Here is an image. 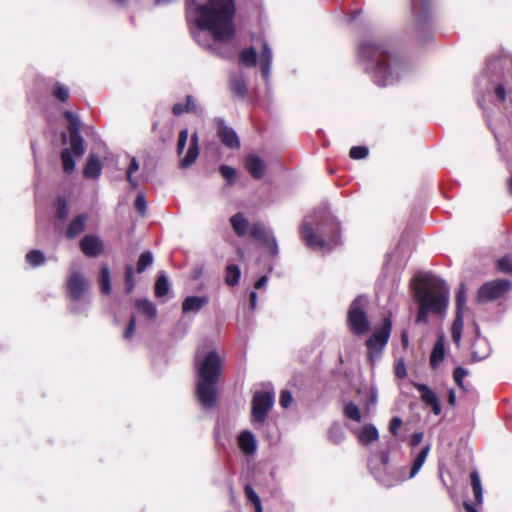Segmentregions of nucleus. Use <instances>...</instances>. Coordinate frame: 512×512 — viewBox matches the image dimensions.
<instances>
[{
	"mask_svg": "<svg viewBox=\"0 0 512 512\" xmlns=\"http://www.w3.org/2000/svg\"><path fill=\"white\" fill-rule=\"evenodd\" d=\"M430 406L432 407V411L435 415H439L441 413V405L439 399L430 404Z\"/></svg>",
	"mask_w": 512,
	"mask_h": 512,
	"instance_id": "obj_62",
	"label": "nucleus"
},
{
	"mask_svg": "<svg viewBox=\"0 0 512 512\" xmlns=\"http://www.w3.org/2000/svg\"><path fill=\"white\" fill-rule=\"evenodd\" d=\"M136 307L139 309L140 312L145 314L149 319H155L157 316V309L155 305L147 300V299H141L136 302Z\"/></svg>",
	"mask_w": 512,
	"mask_h": 512,
	"instance_id": "obj_33",
	"label": "nucleus"
},
{
	"mask_svg": "<svg viewBox=\"0 0 512 512\" xmlns=\"http://www.w3.org/2000/svg\"><path fill=\"white\" fill-rule=\"evenodd\" d=\"M64 116L69 122V144L71 145V149L77 157H81L85 153V148L83 139L80 135V121L77 116L70 111H65Z\"/></svg>",
	"mask_w": 512,
	"mask_h": 512,
	"instance_id": "obj_10",
	"label": "nucleus"
},
{
	"mask_svg": "<svg viewBox=\"0 0 512 512\" xmlns=\"http://www.w3.org/2000/svg\"><path fill=\"white\" fill-rule=\"evenodd\" d=\"M429 451H430L429 445H427L421 449V451L419 452V454L416 456V458L414 459V461L412 463L408 479H412L417 475V473L420 471V469L424 465V463L427 459V456L429 454Z\"/></svg>",
	"mask_w": 512,
	"mask_h": 512,
	"instance_id": "obj_27",
	"label": "nucleus"
},
{
	"mask_svg": "<svg viewBox=\"0 0 512 512\" xmlns=\"http://www.w3.org/2000/svg\"><path fill=\"white\" fill-rule=\"evenodd\" d=\"M87 218L86 214H79L76 216L68 225L66 236L68 238L78 236L84 230Z\"/></svg>",
	"mask_w": 512,
	"mask_h": 512,
	"instance_id": "obj_23",
	"label": "nucleus"
},
{
	"mask_svg": "<svg viewBox=\"0 0 512 512\" xmlns=\"http://www.w3.org/2000/svg\"><path fill=\"white\" fill-rule=\"evenodd\" d=\"M88 287L89 282L77 272H73L67 280V291L74 301L81 300Z\"/></svg>",
	"mask_w": 512,
	"mask_h": 512,
	"instance_id": "obj_11",
	"label": "nucleus"
},
{
	"mask_svg": "<svg viewBox=\"0 0 512 512\" xmlns=\"http://www.w3.org/2000/svg\"><path fill=\"white\" fill-rule=\"evenodd\" d=\"M219 172L221 176L227 181L228 185L234 184L236 170L233 167L223 164L220 166Z\"/></svg>",
	"mask_w": 512,
	"mask_h": 512,
	"instance_id": "obj_43",
	"label": "nucleus"
},
{
	"mask_svg": "<svg viewBox=\"0 0 512 512\" xmlns=\"http://www.w3.org/2000/svg\"><path fill=\"white\" fill-rule=\"evenodd\" d=\"M392 329L390 319H385L383 326L374 332V334L367 340L366 345L369 350V359L378 358L384 346L386 345Z\"/></svg>",
	"mask_w": 512,
	"mask_h": 512,
	"instance_id": "obj_9",
	"label": "nucleus"
},
{
	"mask_svg": "<svg viewBox=\"0 0 512 512\" xmlns=\"http://www.w3.org/2000/svg\"><path fill=\"white\" fill-rule=\"evenodd\" d=\"M199 136L197 132H194L191 136V141L189 148L185 154V156L180 160L179 167L182 169H187L191 167L199 156Z\"/></svg>",
	"mask_w": 512,
	"mask_h": 512,
	"instance_id": "obj_15",
	"label": "nucleus"
},
{
	"mask_svg": "<svg viewBox=\"0 0 512 512\" xmlns=\"http://www.w3.org/2000/svg\"><path fill=\"white\" fill-rule=\"evenodd\" d=\"M280 405L283 408H288L292 402V395L289 391L283 390L280 395Z\"/></svg>",
	"mask_w": 512,
	"mask_h": 512,
	"instance_id": "obj_53",
	"label": "nucleus"
},
{
	"mask_svg": "<svg viewBox=\"0 0 512 512\" xmlns=\"http://www.w3.org/2000/svg\"><path fill=\"white\" fill-rule=\"evenodd\" d=\"M27 262L32 266H40L45 261L44 254L39 250H32L26 255Z\"/></svg>",
	"mask_w": 512,
	"mask_h": 512,
	"instance_id": "obj_42",
	"label": "nucleus"
},
{
	"mask_svg": "<svg viewBox=\"0 0 512 512\" xmlns=\"http://www.w3.org/2000/svg\"><path fill=\"white\" fill-rule=\"evenodd\" d=\"M153 263V255L150 251L143 252L137 263V272L142 273L146 270L147 267L151 266Z\"/></svg>",
	"mask_w": 512,
	"mask_h": 512,
	"instance_id": "obj_41",
	"label": "nucleus"
},
{
	"mask_svg": "<svg viewBox=\"0 0 512 512\" xmlns=\"http://www.w3.org/2000/svg\"><path fill=\"white\" fill-rule=\"evenodd\" d=\"M463 508L466 512H478L472 504L468 502H463Z\"/></svg>",
	"mask_w": 512,
	"mask_h": 512,
	"instance_id": "obj_64",
	"label": "nucleus"
},
{
	"mask_svg": "<svg viewBox=\"0 0 512 512\" xmlns=\"http://www.w3.org/2000/svg\"><path fill=\"white\" fill-rule=\"evenodd\" d=\"M328 437L333 443L340 444L345 438V433L341 425L338 423L332 424L328 431Z\"/></svg>",
	"mask_w": 512,
	"mask_h": 512,
	"instance_id": "obj_37",
	"label": "nucleus"
},
{
	"mask_svg": "<svg viewBox=\"0 0 512 512\" xmlns=\"http://www.w3.org/2000/svg\"><path fill=\"white\" fill-rule=\"evenodd\" d=\"M209 303L207 296H188L182 303L183 313L198 312Z\"/></svg>",
	"mask_w": 512,
	"mask_h": 512,
	"instance_id": "obj_19",
	"label": "nucleus"
},
{
	"mask_svg": "<svg viewBox=\"0 0 512 512\" xmlns=\"http://www.w3.org/2000/svg\"><path fill=\"white\" fill-rule=\"evenodd\" d=\"M57 215L61 219H64L68 215L66 201L62 198H59L57 201Z\"/></svg>",
	"mask_w": 512,
	"mask_h": 512,
	"instance_id": "obj_52",
	"label": "nucleus"
},
{
	"mask_svg": "<svg viewBox=\"0 0 512 512\" xmlns=\"http://www.w3.org/2000/svg\"><path fill=\"white\" fill-rule=\"evenodd\" d=\"M343 412L347 418H349L355 422L359 423L362 420V413H361L359 407L353 402L347 403L344 407Z\"/></svg>",
	"mask_w": 512,
	"mask_h": 512,
	"instance_id": "obj_36",
	"label": "nucleus"
},
{
	"mask_svg": "<svg viewBox=\"0 0 512 512\" xmlns=\"http://www.w3.org/2000/svg\"><path fill=\"white\" fill-rule=\"evenodd\" d=\"M422 439H423V433L415 432L412 434V436L410 438V444L412 446H417L421 443Z\"/></svg>",
	"mask_w": 512,
	"mask_h": 512,
	"instance_id": "obj_57",
	"label": "nucleus"
},
{
	"mask_svg": "<svg viewBox=\"0 0 512 512\" xmlns=\"http://www.w3.org/2000/svg\"><path fill=\"white\" fill-rule=\"evenodd\" d=\"M231 226L238 236H244L248 229V220L241 213H237L230 219Z\"/></svg>",
	"mask_w": 512,
	"mask_h": 512,
	"instance_id": "obj_28",
	"label": "nucleus"
},
{
	"mask_svg": "<svg viewBox=\"0 0 512 512\" xmlns=\"http://www.w3.org/2000/svg\"><path fill=\"white\" fill-rule=\"evenodd\" d=\"M170 289V284L168 281V277L165 272H161L155 283V295L157 297H163L168 294Z\"/></svg>",
	"mask_w": 512,
	"mask_h": 512,
	"instance_id": "obj_32",
	"label": "nucleus"
},
{
	"mask_svg": "<svg viewBox=\"0 0 512 512\" xmlns=\"http://www.w3.org/2000/svg\"><path fill=\"white\" fill-rule=\"evenodd\" d=\"M244 491L247 499L254 505L255 512H263L260 497L254 489L250 485H246Z\"/></svg>",
	"mask_w": 512,
	"mask_h": 512,
	"instance_id": "obj_38",
	"label": "nucleus"
},
{
	"mask_svg": "<svg viewBox=\"0 0 512 512\" xmlns=\"http://www.w3.org/2000/svg\"><path fill=\"white\" fill-rule=\"evenodd\" d=\"M195 364L199 376L196 386L198 401L204 408H212L216 404V383L221 374L222 359L216 351L212 350L203 359H200L197 353Z\"/></svg>",
	"mask_w": 512,
	"mask_h": 512,
	"instance_id": "obj_4",
	"label": "nucleus"
},
{
	"mask_svg": "<svg viewBox=\"0 0 512 512\" xmlns=\"http://www.w3.org/2000/svg\"><path fill=\"white\" fill-rule=\"evenodd\" d=\"M100 289L104 294H108L111 291L110 284V271L107 266H103L100 274Z\"/></svg>",
	"mask_w": 512,
	"mask_h": 512,
	"instance_id": "obj_40",
	"label": "nucleus"
},
{
	"mask_svg": "<svg viewBox=\"0 0 512 512\" xmlns=\"http://www.w3.org/2000/svg\"><path fill=\"white\" fill-rule=\"evenodd\" d=\"M74 156L77 157L74 151L71 149V146L69 148L63 149L61 152L63 169L66 173H72L75 169Z\"/></svg>",
	"mask_w": 512,
	"mask_h": 512,
	"instance_id": "obj_30",
	"label": "nucleus"
},
{
	"mask_svg": "<svg viewBox=\"0 0 512 512\" xmlns=\"http://www.w3.org/2000/svg\"><path fill=\"white\" fill-rule=\"evenodd\" d=\"M238 446L245 455H253L257 450V441L254 434L245 430L238 436Z\"/></svg>",
	"mask_w": 512,
	"mask_h": 512,
	"instance_id": "obj_17",
	"label": "nucleus"
},
{
	"mask_svg": "<svg viewBox=\"0 0 512 512\" xmlns=\"http://www.w3.org/2000/svg\"><path fill=\"white\" fill-rule=\"evenodd\" d=\"M267 283H268V277L266 275H264L256 281L254 286L256 289H262L267 285Z\"/></svg>",
	"mask_w": 512,
	"mask_h": 512,
	"instance_id": "obj_61",
	"label": "nucleus"
},
{
	"mask_svg": "<svg viewBox=\"0 0 512 512\" xmlns=\"http://www.w3.org/2000/svg\"><path fill=\"white\" fill-rule=\"evenodd\" d=\"M495 94L501 101H504L506 99V91L503 85H498L495 88Z\"/></svg>",
	"mask_w": 512,
	"mask_h": 512,
	"instance_id": "obj_58",
	"label": "nucleus"
},
{
	"mask_svg": "<svg viewBox=\"0 0 512 512\" xmlns=\"http://www.w3.org/2000/svg\"><path fill=\"white\" fill-rule=\"evenodd\" d=\"M366 304L367 299L364 296H358L353 300L348 311V324L350 330L356 335L365 334L370 328L364 312Z\"/></svg>",
	"mask_w": 512,
	"mask_h": 512,
	"instance_id": "obj_6",
	"label": "nucleus"
},
{
	"mask_svg": "<svg viewBox=\"0 0 512 512\" xmlns=\"http://www.w3.org/2000/svg\"><path fill=\"white\" fill-rule=\"evenodd\" d=\"M172 112L174 115L179 116V115L183 114L184 112H186L185 106L181 103H176L172 107Z\"/></svg>",
	"mask_w": 512,
	"mask_h": 512,
	"instance_id": "obj_59",
	"label": "nucleus"
},
{
	"mask_svg": "<svg viewBox=\"0 0 512 512\" xmlns=\"http://www.w3.org/2000/svg\"><path fill=\"white\" fill-rule=\"evenodd\" d=\"M512 283L507 279H496L484 283L477 292L479 302H488L500 298L511 289Z\"/></svg>",
	"mask_w": 512,
	"mask_h": 512,
	"instance_id": "obj_8",
	"label": "nucleus"
},
{
	"mask_svg": "<svg viewBox=\"0 0 512 512\" xmlns=\"http://www.w3.org/2000/svg\"><path fill=\"white\" fill-rule=\"evenodd\" d=\"M250 234L253 238L262 241L269 249L272 255L278 254V245L276 239L266 230L261 223H254L251 227Z\"/></svg>",
	"mask_w": 512,
	"mask_h": 512,
	"instance_id": "obj_13",
	"label": "nucleus"
},
{
	"mask_svg": "<svg viewBox=\"0 0 512 512\" xmlns=\"http://www.w3.org/2000/svg\"><path fill=\"white\" fill-rule=\"evenodd\" d=\"M355 435L362 445H369L372 442L378 440L379 432L375 425L366 424L360 430H356Z\"/></svg>",
	"mask_w": 512,
	"mask_h": 512,
	"instance_id": "obj_18",
	"label": "nucleus"
},
{
	"mask_svg": "<svg viewBox=\"0 0 512 512\" xmlns=\"http://www.w3.org/2000/svg\"><path fill=\"white\" fill-rule=\"evenodd\" d=\"M215 122L221 142L230 149H238L240 147V141L236 132L228 127L221 118H217Z\"/></svg>",
	"mask_w": 512,
	"mask_h": 512,
	"instance_id": "obj_12",
	"label": "nucleus"
},
{
	"mask_svg": "<svg viewBox=\"0 0 512 512\" xmlns=\"http://www.w3.org/2000/svg\"><path fill=\"white\" fill-rule=\"evenodd\" d=\"M82 252L88 257H97L103 251V243L98 236L86 235L80 243Z\"/></svg>",
	"mask_w": 512,
	"mask_h": 512,
	"instance_id": "obj_14",
	"label": "nucleus"
},
{
	"mask_svg": "<svg viewBox=\"0 0 512 512\" xmlns=\"http://www.w3.org/2000/svg\"><path fill=\"white\" fill-rule=\"evenodd\" d=\"M301 237L311 249L325 251L339 243L340 226L332 216L310 215L303 221Z\"/></svg>",
	"mask_w": 512,
	"mask_h": 512,
	"instance_id": "obj_5",
	"label": "nucleus"
},
{
	"mask_svg": "<svg viewBox=\"0 0 512 512\" xmlns=\"http://www.w3.org/2000/svg\"><path fill=\"white\" fill-rule=\"evenodd\" d=\"M497 267L503 273H512V258L505 256L499 259L497 262Z\"/></svg>",
	"mask_w": 512,
	"mask_h": 512,
	"instance_id": "obj_46",
	"label": "nucleus"
},
{
	"mask_svg": "<svg viewBox=\"0 0 512 512\" xmlns=\"http://www.w3.org/2000/svg\"><path fill=\"white\" fill-rule=\"evenodd\" d=\"M413 385L420 392L421 400L427 405L432 404L438 399L437 395L426 384L414 383Z\"/></svg>",
	"mask_w": 512,
	"mask_h": 512,
	"instance_id": "obj_31",
	"label": "nucleus"
},
{
	"mask_svg": "<svg viewBox=\"0 0 512 512\" xmlns=\"http://www.w3.org/2000/svg\"><path fill=\"white\" fill-rule=\"evenodd\" d=\"M51 92L52 95L61 102H66L69 99V89L61 83H55Z\"/></svg>",
	"mask_w": 512,
	"mask_h": 512,
	"instance_id": "obj_39",
	"label": "nucleus"
},
{
	"mask_svg": "<svg viewBox=\"0 0 512 512\" xmlns=\"http://www.w3.org/2000/svg\"><path fill=\"white\" fill-rule=\"evenodd\" d=\"M188 136H189V133H188L187 129H183L180 131L179 136H178V142H177V153L179 155H181L185 149V146H186L187 140H188Z\"/></svg>",
	"mask_w": 512,
	"mask_h": 512,
	"instance_id": "obj_48",
	"label": "nucleus"
},
{
	"mask_svg": "<svg viewBox=\"0 0 512 512\" xmlns=\"http://www.w3.org/2000/svg\"><path fill=\"white\" fill-rule=\"evenodd\" d=\"M135 209L143 216L147 211V201L142 194H138L135 199Z\"/></svg>",
	"mask_w": 512,
	"mask_h": 512,
	"instance_id": "obj_50",
	"label": "nucleus"
},
{
	"mask_svg": "<svg viewBox=\"0 0 512 512\" xmlns=\"http://www.w3.org/2000/svg\"><path fill=\"white\" fill-rule=\"evenodd\" d=\"M186 112L195 113V114H201L202 108L198 106L195 99L192 96H187L186 98V105H185Z\"/></svg>",
	"mask_w": 512,
	"mask_h": 512,
	"instance_id": "obj_47",
	"label": "nucleus"
},
{
	"mask_svg": "<svg viewBox=\"0 0 512 512\" xmlns=\"http://www.w3.org/2000/svg\"><path fill=\"white\" fill-rule=\"evenodd\" d=\"M402 425V420L399 417H393L389 423V431L393 435H397L399 428Z\"/></svg>",
	"mask_w": 512,
	"mask_h": 512,
	"instance_id": "obj_54",
	"label": "nucleus"
},
{
	"mask_svg": "<svg viewBox=\"0 0 512 512\" xmlns=\"http://www.w3.org/2000/svg\"><path fill=\"white\" fill-rule=\"evenodd\" d=\"M407 374L405 364L403 362L397 363L395 366V376L399 379L405 378Z\"/></svg>",
	"mask_w": 512,
	"mask_h": 512,
	"instance_id": "obj_56",
	"label": "nucleus"
},
{
	"mask_svg": "<svg viewBox=\"0 0 512 512\" xmlns=\"http://www.w3.org/2000/svg\"><path fill=\"white\" fill-rule=\"evenodd\" d=\"M250 305L253 310L257 306V293L254 291L250 293Z\"/></svg>",
	"mask_w": 512,
	"mask_h": 512,
	"instance_id": "obj_63",
	"label": "nucleus"
},
{
	"mask_svg": "<svg viewBox=\"0 0 512 512\" xmlns=\"http://www.w3.org/2000/svg\"><path fill=\"white\" fill-rule=\"evenodd\" d=\"M471 486L474 493L475 501L477 505H482L483 503V489L481 484V479L477 471H473L470 474Z\"/></svg>",
	"mask_w": 512,
	"mask_h": 512,
	"instance_id": "obj_29",
	"label": "nucleus"
},
{
	"mask_svg": "<svg viewBox=\"0 0 512 512\" xmlns=\"http://www.w3.org/2000/svg\"><path fill=\"white\" fill-rule=\"evenodd\" d=\"M272 64V51L269 45L265 42L263 49L259 55V65L262 72V76L265 80H268Z\"/></svg>",
	"mask_w": 512,
	"mask_h": 512,
	"instance_id": "obj_20",
	"label": "nucleus"
},
{
	"mask_svg": "<svg viewBox=\"0 0 512 512\" xmlns=\"http://www.w3.org/2000/svg\"><path fill=\"white\" fill-rule=\"evenodd\" d=\"M241 276L240 268L237 265H228L226 267L225 282L229 286H236Z\"/></svg>",
	"mask_w": 512,
	"mask_h": 512,
	"instance_id": "obj_34",
	"label": "nucleus"
},
{
	"mask_svg": "<svg viewBox=\"0 0 512 512\" xmlns=\"http://www.w3.org/2000/svg\"><path fill=\"white\" fill-rule=\"evenodd\" d=\"M466 304V288L464 284H461L456 295V312L465 310Z\"/></svg>",
	"mask_w": 512,
	"mask_h": 512,
	"instance_id": "obj_44",
	"label": "nucleus"
},
{
	"mask_svg": "<svg viewBox=\"0 0 512 512\" xmlns=\"http://www.w3.org/2000/svg\"><path fill=\"white\" fill-rule=\"evenodd\" d=\"M376 477H377L378 481L382 485H384L386 487L394 486V485H396L399 482L398 480H391V479H388V478L386 479V478H382L380 476H376Z\"/></svg>",
	"mask_w": 512,
	"mask_h": 512,
	"instance_id": "obj_60",
	"label": "nucleus"
},
{
	"mask_svg": "<svg viewBox=\"0 0 512 512\" xmlns=\"http://www.w3.org/2000/svg\"><path fill=\"white\" fill-rule=\"evenodd\" d=\"M368 148L365 146H354L350 149L349 155L352 159H364L368 155Z\"/></svg>",
	"mask_w": 512,
	"mask_h": 512,
	"instance_id": "obj_45",
	"label": "nucleus"
},
{
	"mask_svg": "<svg viewBox=\"0 0 512 512\" xmlns=\"http://www.w3.org/2000/svg\"><path fill=\"white\" fill-rule=\"evenodd\" d=\"M358 55L364 70L380 87L395 84L407 71L406 64L400 58L374 41L362 42L358 47Z\"/></svg>",
	"mask_w": 512,
	"mask_h": 512,
	"instance_id": "obj_2",
	"label": "nucleus"
},
{
	"mask_svg": "<svg viewBox=\"0 0 512 512\" xmlns=\"http://www.w3.org/2000/svg\"><path fill=\"white\" fill-rule=\"evenodd\" d=\"M244 163L253 178L260 179L264 175L266 169L265 163L257 155L250 154L246 156Z\"/></svg>",
	"mask_w": 512,
	"mask_h": 512,
	"instance_id": "obj_16",
	"label": "nucleus"
},
{
	"mask_svg": "<svg viewBox=\"0 0 512 512\" xmlns=\"http://www.w3.org/2000/svg\"><path fill=\"white\" fill-rule=\"evenodd\" d=\"M230 88L236 96L244 98L247 92V84L243 75H232L230 77Z\"/></svg>",
	"mask_w": 512,
	"mask_h": 512,
	"instance_id": "obj_25",
	"label": "nucleus"
},
{
	"mask_svg": "<svg viewBox=\"0 0 512 512\" xmlns=\"http://www.w3.org/2000/svg\"><path fill=\"white\" fill-rule=\"evenodd\" d=\"M240 61L247 67H253L257 62V53L253 47L244 49L240 54Z\"/></svg>",
	"mask_w": 512,
	"mask_h": 512,
	"instance_id": "obj_35",
	"label": "nucleus"
},
{
	"mask_svg": "<svg viewBox=\"0 0 512 512\" xmlns=\"http://www.w3.org/2000/svg\"><path fill=\"white\" fill-rule=\"evenodd\" d=\"M135 328H136V320L134 317H132L127 325V328L123 334V337L125 339H129L132 337L134 331H135Z\"/></svg>",
	"mask_w": 512,
	"mask_h": 512,
	"instance_id": "obj_55",
	"label": "nucleus"
},
{
	"mask_svg": "<svg viewBox=\"0 0 512 512\" xmlns=\"http://www.w3.org/2000/svg\"><path fill=\"white\" fill-rule=\"evenodd\" d=\"M125 285H126V293L129 294L134 288V271H133L132 266H128L126 268Z\"/></svg>",
	"mask_w": 512,
	"mask_h": 512,
	"instance_id": "obj_49",
	"label": "nucleus"
},
{
	"mask_svg": "<svg viewBox=\"0 0 512 512\" xmlns=\"http://www.w3.org/2000/svg\"><path fill=\"white\" fill-rule=\"evenodd\" d=\"M467 375V370L462 367H457L454 370L453 378L459 387H463V379Z\"/></svg>",
	"mask_w": 512,
	"mask_h": 512,
	"instance_id": "obj_51",
	"label": "nucleus"
},
{
	"mask_svg": "<svg viewBox=\"0 0 512 512\" xmlns=\"http://www.w3.org/2000/svg\"><path fill=\"white\" fill-rule=\"evenodd\" d=\"M464 327V312H456L455 319L452 324L451 333H452V339L456 343L457 346H459L462 332Z\"/></svg>",
	"mask_w": 512,
	"mask_h": 512,
	"instance_id": "obj_26",
	"label": "nucleus"
},
{
	"mask_svg": "<svg viewBox=\"0 0 512 512\" xmlns=\"http://www.w3.org/2000/svg\"><path fill=\"white\" fill-rule=\"evenodd\" d=\"M445 357L444 337L440 336L434 344L433 350L430 355V365L436 369L440 363L443 362Z\"/></svg>",
	"mask_w": 512,
	"mask_h": 512,
	"instance_id": "obj_22",
	"label": "nucleus"
},
{
	"mask_svg": "<svg viewBox=\"0 0 512 512\" xmlns=\"http://www.w3.org/2000/svg\"><path fill=\"white\" fill-rule=\"evenodd\" d=\"M128 167L126 171L127 180L133 189H136L139 185V181L135 174L140 170V163L134 156H127Z\"/></svg>",
	"mask_w": 512,
	"mask_h": 512,
	"instance_id": "obj_24",
	"label": "nucleus"
},
{
	"mask_svg": "<svg viewBox=\"0 0 512 512\" xmlns=\"http://www.w3.org/2000/svg\"><path fill=\"white\" fill-rule=\"evenodd\" d=\"M102 171V162L96 155H90L84 168V176L89 179H96Z\"/></svg>",
	"mask_w": 512,
	"mask_h": 512,
	"instance_id": "obj_21",
	"label": "nucleus"
},
{
	"mask_svg": "<svg viewBox=\"0 0 512 512\" xmlns=\"http://www.w3.org/2000/svg\"><path fill=\"white\" fill-rule=\"evenodd\" d=\"M275 394L272 391H256L251 402L252 424H262L273 408Z\"/></svg>",
	"mask_w": 512,
	"mask_h": 512,
	"instance_id": "obj_7",
	"label": "nucleus"
},
{
	"mask_svg": "<svg viewBox=\"0 0 512 512\" xmlns=\"http://www.w3.org/2000/svg\"><path fill=\"white\" fill-rule=\"evenodd\" d=\"M187 19L196 25L191 31L199 45L212 48L213 43L231 39L235 33L233 0H186Z\"/></svg>",
	"mask_w": 512,
	"mask_h": 512,
	"instance_id": "obj_1",
	"label": "nucleus"
},
{
	"mask_svg": "<svg viewBox=\"0 0 512 512\" xmlns=\"http://www.w3.org/2000/svg\"><path fill=\"white\" fill-rule=\"evenodd\" d=\"M414 296L418 303V312L415 319L417 324L428 322V314H442L446 311L449 302V288L440 278L425 275L414 283Z\"/></svg>",
	"mask_w": 512,
	"mask_h": 512,
	"instance_id": "obj_3",
	"label": "nucleus"
}]
</instances>
